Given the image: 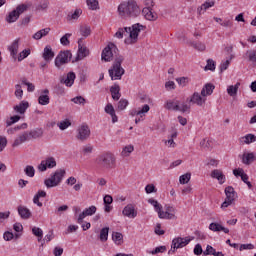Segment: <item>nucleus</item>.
Wrapping results in <instances>:
<instances>
[{"label": "nucleus", "instance_id": "4be33fe9", "mask_svg": "<svg viewBox=\"0 0 256 256\" xmlns=\"http://www.w3.org/2000/svg\"><path fill=\"white\" fill-rule=\"evenodd\" d=\"M42 57H43L44 61L49 62V61L53 60V57H55V52H53V48H51L50 45H48L44 48Z\"/></svg>", "mask_w": 256, "mask_h": 256}, {"label": "nucleus", "instance_id": "0eeeda50", "mask_svg": "<svg viewBox=\"0 0 256 256\" xmlns=\"http://www.w3.org/2000/svg\"><path fill=\"white\" fill-rule=\"evenodd\" d=\"M82 43L83 38H80L78 40V50L76 56L72 58V63H79V61H83L85 57H89V48H87V46H84Z\"/></svg>", "mask_w": 256, "mask_h": 256}, {"label": "nucleus", "instance_id": "3c124183", "mask_svg": "<svg viewBox=\"0 0 256 256\" xmlns=\"http://www.w3.org/2000/svg\"><path fill=\"white\" fill-rule=\"evenodd\" d=\"M167 251V246H158L152 251H148L150 255H158V253H165Z\"/></svg>", "mask_w": 256, "mask_h": 256}, {"label": "nucleus", "instance_id": "2eb2a0df", "mask_svg": "<svg viewBox=\"0 0 256 256\" xmlns=\"http://www.w3.org/2000/svg\"><path fill=\"white\" fill-rule=\"evenodd\" d=\"M122 215L129 219H135V217H137V210H135V206H133V204H128L122 210Z\"/></svg>", "mask_w": 256, "mask_h": 256}, {"label": "nucleus", "instance_id": "6e6d98bb", "mask_svg": "<svg viewBox=\"0 0 256 256\" xmlns=\"http://www.w3.org/2000/svg\"><path fill=\"white\" fill-rule=\"evenodd\" d=\"M58 127L61 131H65V129H68V127H71V121L64 120L58 123Z\"/></svg>", "mask_w": 256, "mask_h": 256}, {"label": "nucleus", "instance_id": "f257e3e1", "mask_svg": "<svg viewBox=\"0 0 256 256\" xmlns=\"http://www.w3.org/2000/svg\"><path fill=\"white\" fill-rule=\"evenodd\" d=\"M143 29H145V26L139 23L132 25V27L119 28L115 33V37H117V39H123L124 36L127 37L128 35L131 39V43H137L139 34Z\"/></svg>", "mask_w": 256, "mask_h": 256}, {"label": "nucleus", "instance_id": "1a4fd4ad", "mask_svg": "<svg viewBox=\"0 0 256 256\" xmlns=\"http://www.w3.org/2000/svg\"><path fill=\"white\" fill-rule=\"evenodd\" d=\"M113 51L117 53V46L113 43H109L102 51L101 59L105 61V63H109L113 59Z\"/></svg>", "mask_w": 256, "mask_h": 256}, {"label": "nucleus", "instance_id": "dca6fc26", "mask_svg": "<svg viewBox=\"0 0 256 256\" xmlns=\"http://www.w3.org/2000/svg\"><path fill=\"white\" fill-rule=\"evenodd\" d=\"M97 213V207L96 206H90L86 208L82 213L79 214L78 216V223H83V219L85 217H90L91 215H95Z\"/></svg>", "mask_w": 256, "mask_h": 256}, {"label": "nucleus", "instance_id": "bf43d9fd", "mask_svg": "<svg viewBox=\"0 0 256 256\" xmlns=\"http://www.w3.org/2000/svg\"><path fill=\"white\" fill-rule=\"evenodd\" d=\"M192 47H194V49H197V51H205L206 46L205 44L201 43V42H193L191 43Z\"/></svg>", "mask_w": 256, "mask_h": 256}, {"label": "nucleus", "instance_id": "5fc2aeb1", "mask_svg": "<svg viewBox=\"0 0 256 256\" xmlns=\"http://www.w3.org/2000/svg\"><path fill=\"white\" fill-rule=\"evenodd\" d=\"M24 173L27 175V177H35V168L31 165H28L24 169Z\"/></svg>", "mask_w": 256, "mask_h": 256}, {"label": "nucleus", "instance_id": "c756f323", "mask_svg": "<svg viewBox=\"0 0 256 256\" xmlns=\"http://www.w3.org/2000/svg\"><path fill=\"white\" fill-rule=\"evenodd\" d=\"M39 137H43V130L41 128H36L28 132V139H39Z\"/></svg>", "mask_w": 256, "mask_h": 256}, {"label": "nucleus", "instance_id": "8fccbe9b", "mask_svg": "<svg viewBox=\"0 0 256 256\" xmlns=\"http://www.w3.org/2000/svg\"><path fill=\"white\" fill-rule=\"evenodd\" d=\"M179 181L181 185H187V183L191 181V173L188 172L186 174H183L182 176H180Z\"/></svg>", "mask_w": 256, "mask_h": 256}, {"label": "nucleus", "instance_id": "20e7f679", "mask_svg": "<svg viewBox=\"0 0 256 256\" xmlns=\"http://www.w3.org/2000/svg\"><path fill=\"white\" fill-rule=\"evenodd\" d=\"M65 173L66 172L64 169L56 170L50 178L44 181V185L47 187V189L57 187L58 185H60L61 181H63V177H65Z\"/></svg>", "mask_w": 256, "mask_h": 256}, {"label": "nucleus", "instance_id": "72a5a7b5", "mask_svg": "<svg viewBox=\"0 0 256 256\" xmlns=\"http://www.w3.org/2000/svg\"><path fill=\"white\" fill-rule=\"evenodd\" d=\"M241 143H244L245 145H251V143H255L256 136L255 134H247L244 137L240 138Z\"/></svg>", "mask_w": 256, "mask_h": 256}, {"label": "nucleus", "instance_id": "393cba45", "mask_svg": "<svg viewBox=\"0 0 256 256\" xmlns=\"http://www.w3.org/2000/svg\"><path fill=\"white\" fill-rule=\"evenodd\" d=\"M148 203H150V205L154 206L155 211H157L158 213V217H165L163 216V206L161 204H159V202L153 198L148 199Z\"/></svg>", "mask_w": 256, "mask_h": 256}, {"label": "nucleus", "instance_id": "f03ea898", "mask_svg": "<svg viewBox=\"0 0 256 256\" xmlns=\"http://www.w3.org/2000/svg\"><path fill=\"white\" fill-rule=\"evenodd\" d=\"M118 11L122 17H139L141 15V8H139V5L134 0L120 4Z\"/></svg>", "mask_w": 256, "mask_h": 256}, {"label": "nucleus", "instance_id": "7ed1b4c3", "mask_svg": "<svg viewBox=\"0 0 256 256\" xmlns=\"http://www.w3.org/2000/svg\"><path fill=\"white\" fill-rule=\"evenodd\" d=\"M97 165L99 167H102L103 169H114L115 163H116V158L115 155L112 153H105L96 159Z\"/></svg>", "mask_w": 256, "mask_h": 256}, {"label": "nucleus", "instance_id": "473e14b6", "mask_svg": "<svg viewBox=\"0 0 256 256\" xmlns=\"http://www.w3.org/2000/svg\"><path fill=\"white\" fill-rule=\"evenodd\" d=\"M18 213L22 219H29L31 217V211L25 206H19Z\"/></svg>", "mask_w": 256, "mask_h": 256}, {"label": "nucleus", "instance_id": "4c0bfd02", "mask_svg": "<svg viewBox=\"0 0 256 256\" xmlns=\"http://www.w3.org/2000/svg\"><path fill=\"white\" fill-rule=\"evenodd\" d=\"M99 239L102 243H105L109 239V227H104L100 230Z\"/></svg>", "mask_w": 256, "mask_h": 256}, {"label": "nucleus", "instance_id": "13d9d810", "mask_svg": "<svg viewBox=\"0 0 256 256\" xmlns=\"http://www.w3.org/2000/svg\"><path fill=\"white\" fill-rule=\"evenodd\" d=\"M81 13H83L81 9H76L74 13L68 15V21H71V19H77L78 17H81Z\"/></svg>", "mask_w": 256, "mask_h": 256}, {"label": "nucleus", "instance_id": "09e8293b", "mask_svg": "<svg viewBox=\"0 0 256 256\" xmlns=\"http://www.w3.org/2000/svg\"><path fill=\"white\" fill-rule=\"evenodd\" d=\"M166 108L170 111H179V103L173 102V101H168L166 103Z\"/></svg>", "mask_w": 256, "mask_h": 256}, {"label": "nucleus", "instance_id": "9d476101", "mask_svg": "<svg viewBox=\"0 0 256 256\" xmlns=\"http://www.w3.org/2000/svg\"><path fill=\"white\" fill-rule=\"evenodd\" d=\"M77 133L76 139H79V141H87V139L91 137V129L85 124L78 128Z\"/></svg>", "mask_w": 256, "mask_h": 256}, {"label": "nucleus", "instance_id": "e2e57ef3", "mask_svg": "<svg viewBox=\"0 0 256 256\" xmlns=\"http://www.w3.org/2000/svg\"><path fill=\"white\" fill-rule=\"evenodd\" d=\"M247 56L249 61H251L252 63H256V50H249L247 52Z\"/></svg>", "mask_w": 256, "mask_h": 256}, {"label": "nucleus", "instance_id": "b1692460", "mask_svg": "<svg viewBox=\"0 0 256 256\" xmlns=\"http://www.w3.org/2000/svg\"><path fill=\"white\" fill-rule=\"evenodd\" d=\"M212 179H217L219 181L220 185H223L225 183V175L223 172L219 169H215L211 172Z\"/></svg>", "mask_w": 256, "mask_h": 256}, {"label": "nucleus", "instance_id": "4468645a", "mask_svg": "<svg viewBox=\"0 0 256 256\" xmlns=\"http://www.w3.org/2000/svg\"><path fill=\"white\" fill-rule=\"evenodd\" d=\"M20 41H21V39L17 38L8 46V51L10 53V57H12V59H14V61H17V55L19 54V42Z\"/></svg>", "mask_w": 256, "mask_h": 256}, {"label": "nucleus", "instance_id": "2f4dec72", "mask_svg": "<svg viewBox=\"0 0 256 256\" xmlns=\"http://www.w3.org/2000/svg\"><path fill=\"white\" fill-rule=\"evenodd\" d=\"M41 197H47V192L39 190L33 198V203L38 207H43V203L39 201Z\"/></svg>", "mask_w": 256, "mask_h": 256}, {"label": "nucleus", "instance_id": "412c9836", "mask_svg": "<svg viewBox=\"0 0 256 256\" xmlns=\"http://www.w3.org/2000/svg\"><path fill=\"white\" fill-rule=\"evenodd\" d=\"M120 91H121V87L119 86V84H115L114 86H111L110 93L114 101H119V99H121Z\"/></svg>", "mask_w": 256, "mask_h": 256}, {"label": "nucleus", "instance_id": "79ce46f5", "mask_svg": "<svg viewBox=\"0 0 256 256\" xmlns=\"http://www.w3.org/2000/svg\"><path fill=\"white\" fill-rule=\"evenodd\" d=\"M112 240L116 243V245H121V242L123 241V234L120 232H113Z\"/></svg>", "mask_w": 256, "mask_h": 256}, {"label": "nucleus", "instance_id": "f704fd0d", "mask_svg": "<svg viewBox=\"0 0 256 256\" xmlns=\"http://www.w3.org/2000/svg\"><path fill=\"white\" fill-rule=\"evenodd\" d=\"M225 195L228 201H235V189L232 186H227L225 188Z\"/></svg>", "mask_w": 256, "mask_h": 256}, {"label": "nucleus", "instance_id": "7c9ffc66", "mask_svg": "<svg viewBox=\"0 0 256 256\" xmlns=\"http://www.w3.org/2000/svg\"><path fill=\"white\" fill-rule=\"evenodd\" d=\"M239 87H241V82H237L235 85H230L227 88V93L230 97H236Z\"/></svg>", "mask_w": 256, "mask_h": 256}, {"label": "nucleus", "instance_id": "423d86ee", "mask_svg": "<svg viewBox=\"0 0 256 256\" xmlns=\"http://www.w3.org/2000/svg\"><path fill=\"white\" fill-rule=\"evenodd\" d=\"M29 7H30V5H28V4L18 5L15 10L11 11L6 16L7 23H15V21H17V19H19V16L21 14L25 13V11H27V9H29Z\"/></svg>", "mask_w": 256, "mask_h": 256}, {"label": "nucleus", "instance_id": "c03bdc74", "mask_svg": "<svg viewBox=\"0 0 256 256\" xmlns=\"http://www.w3.org/2000/svg\"><path fill=\"white\" fill-rule=\"evenodd\" d=\"M86 3L89 7V9H91V11H97V9H99V1L98 0H86Z\"/></svg>", "mask_w": 256, "mask_h": 256}, {"label": "nucleus", "instance_id": "4d7b16f0", "mask_svg": "<svg viewBox=\"0 0 256 256\" xmlns=\"http://www.w3.org/2000/svg\"><path fill=\"white\" fill-rule=\"evenodd\" d=\"M151 109V107H149L148 104H145L141 110H136L135 114L136 115H140L141 117H143V115H145V113H149V110Z\"/></svg>", "mask_w": 256, "mask_h": 256}, {"label": "nucleus", "instance_id": "774afa93", "mask_svg": "<svg viewBox=\"0 0 256 256\" xmlns=\"http://www.w3.org/2000/svg\"><path fill=\"white\" fill-rule=\"evenodd\" d=\"M124 59H125V58H123L122 55L116 54V55L114 56V65H121V64L123 63Z\"/></svg>", "mask_w": 256, "mask_h": 256}, {"label": "nucleus", "instance_id": "de8ad7c7", "mask_svg": "<svg viewBox=\"0 0 256 256\" xmlns=\"http://www.w3.org/2000/svg\"><path fill=\"white\" fill-rule=\"evenodd\" d=\"M133 151H135V147H133V145H128V146L123 148L122 156L123 157H129V155H131V153H133Z\"/></svg>", "mask_w": 256, "mask_h": 256}, {"label": "nucleus", "instance_id": "a211bd4d", "mask_svg": "<svg viewBox=\"0 0 256 256\" xmlns=\"http://www.w3.org/2000/svg\"><path fill=\"white\" fill-rule=\"evenodd\" d=\"M166 211H163V216L159 219H177L175 216V208L173 206H165Z\"/></svg>", "mask_w": 256, "mask_h": 256}, {"label": "nucleus", "instance_id": "6ab92c4d", "mask_svg": "<svg viewBox=\"0 0 256 256\" xmlns=\"http://www.w3.org/2000/svg\"><path fill=\"white\" fill-rule=\"evenodd\" d=\"M51 98L49 97V89H44L42 94L38 97L39 105H49Z\"/></svg>", "mask_w": 256, "mask_h": 256}, {"label": "nucleus", "instance_id": "ea45409f", "mask_svg": "<svg viewBox=\"0 0 256 256\" xmlns=\"http://www.w3.org/2000/svg\"><path fill=\"white\" fill-rule=\"evenodd\" d=\"M27 127H28L27 123H22L19 126L8 129L7 133H9V135H13V134L17 133V131H21V129H27Z\"/></svg>", "mask_w": 256, "mask_h": 256}, {"label": "nucleus", "instance_id": "6e6552de", "mask_svg": "<svg viewBox=\"0 0 256 256\" xmlns=\"http://www.w3.org/2000/svg\"><path fill=\"white\" fill-rule=\"evenodd\" d=\"M69 61L73 62V54L70 50H61L55 58V65H67Z\"/></svg>", "mask_w": 256, "mask_h": 256}, {"label": "nucleus", "instance_id": "603ef678", "mask_svg": "<svg viewBox=\"0 0 256 256\" xmlns=\"http://www.w3.org/2000/svg\"><path fill=\"white\" fill-rule=\"evenodd\" d=\"M32 233L35 235V237H38V241H41L43 239V230L39 227L32 228Z\"/></svg>", "mask_w": 256, "mask_h": 256}, {"label": "nucleus", "instance_id": "58836bf2", "mask_svg": "<svg viewBox=\"0 0 256 256\" xmlns=\"http://www.w3.org/2000/svg\"><path fill=\"white\" fill-rule=\"evenodd\" d=\"M31 55V50L30 49H24L22 52L17 54L16 61H23V59H27Z\"/></svg>", "mask_w": 256, "mask_h": 256}, {"label": "nucleus", "instance_id": "9b49d317", "mask_svg": "<svg viewBox=\"0 0 256 256\" xmlns=\"http://www.w3.org/2000/svg\"><path fill=\"white\" fill-rule=\"evenodd\" d=\"M57 167V161L53 157H48L38 165V171H47V169H53Z\"/></svg>", "mask_w": 256, "mask_h": 256}, {"label": "nucleus", "instance_id": "f8f14e48", "mask_svg": "<svg viewBox=\"0 0 256 256\" xmlns=\"http://www.w3.org/2000/svg\"><path fill=\"white\" fill-rule=\"evenodd\" d=\"M188 101L193 105H197L198 107H203V105H205L207 101V98L199 94V92H194L190 97V99H188Z\"/></svg>", "mask_w": 256, "mask_h": 256}, {"label": "nucleus", "instance_id": "37998d69", "mask_svg": "<svg viewBox=\"0 0 256 256\" xmlns=\"http://www.w3.org/2000/svg\"><path fill=\"white\" fill-rule=\"evenodd\" d=\"M80 35H82V37H89V35H91V27L87 26V25H83L80 27Z\"/></svg>", "mask_w": 256, "mask_h": 256}, {"label": "nucleus", "instance_id": "e433bc0d", "mask_svg": "<svg viewBox=\"0 0 256 256\" xmlns=\"http://www.w3.org/2000/svg\"><path fill=\"white\" fill-rule=\"evenodd\" d=\"M200 147H202L204 151H211V149H213V142L211 140H207V138H204L200 142Z\"/></svg>", "mask_w": 256, "mask_h": 256}, {"label": "nucleus", "instance_id": "69168bd1", "mask_svg": "<svg viewBox=\"0 0 256 256\" xmlns=\"http://www.w3.org/2000/svg\"><path fill=\"white\" fill-rule=\"evenodd\" d=\"M221 224H219V223H211L210 225H209V229H210V231H214V232H218V231H221Z\"/></svg>", "mask_w": 256, "mask_h": 256}, {"label": "nucleus", "instance_id": "f3484780", "mask_svg": "<svg viewBox=\"0 0 256 256\" xmlns=\"http://www.w3.org/2000/svg\"><path fill=\"white\" fill-rule=\"evenodd\" d=\"M76 75L74 72H69L65 78L60 79V83L66 85V87H73L75 83Z\"/></svg>", "mask_w": 256, "mask_h": 256}, {"label": "nucleus", "instance_id": "5701e85b", "mask_svg": "<svg viewBox=\"0 0 256 256\" xmlns=\"http://www.w3.org/2000/svg\"><path fill=\"white\" fill-rule=\"evenodd\" d=\"M25 141H29V131H26L22 135L18 136V138L14 140L12 147H19V145L25 143Z\"/></svg>", "mask_w": 256, "mask_h": 256}, {"label": "nucleus", "instance_id": "a878e982", "mask_svg": "<svg viewBox=\"0 0 256 256\" xmlns=\"http://www.w3.org/2000/svg\"><path fill=\"white\" fill-rule=\"evenodd\" d=\"M50 31H51V28L41 29V30L37 31L32 36V38L35 39V41H39V40L43 39V37H47V35H49Z\"/></svg>", "mask_w": 256, "mask_h": 256}, {"label": "nucleus", "instance_id": "a18cd8bd", "mask_svg": "<svg viewBox=\"0 0 256 256\" xmlns=\"http://www.w3.org/2000/svg\"><path fill=\"white\" fill-rule=\"evenodd\" d=\"M18 121H21V116L14 115L10 117L9 120L6 121V127H11V125H15V123H18Z\"/></svg>", "mask_w": 256, "mask_h": 256}, {"label": "nucleus", "instance_id": "cd10ccee", "mask_svg": "<svg viewBox=\"0 0 256 256\" xmlns=\"http://www.w3.org/2000/svg\"><path fill=\"white\" fill-rule=\"evenodd\" d=\"M142 13L148 21H156L157 19V13L153 12L151 8H144Z\"/></svg>", "mask_w": 256, "mask_h": 256}, {"label": "nucleus", "instance_id": "ddd939ff", "mask_svg": "<svg viewBox=\"0 0 256 256\" xmlns=\"http://www.w3.org/2000/svg\"><path fill=\"white\" fill-rule=\"evenodd\" d=\"M109 75L112 80L121 79V77L125 75V69H123L121 65H114L111 69H109Z\"/></svg>", "mask_w": 256, "mask_h": 256}, {"label": "nucleus", "instance_id": "052dcab7", "mask_svg": "<svg viewBox=\"0 0 256 256\" xmlns=\"http://www.w3.org/2000/svg\"><path fill=\"white\" fill-rule=\"evenodd\" d=\"M15 89V97H17V99H21L23 97V89H21V84H16Z\"/></svg>", "mask_w": 256, "mask_h": 256}, {"label": "nucleus", "instance_id": "c85d7f7f", "mask_svg": "<svg viewBox=\"0 0 256 256\" xmlns=\"http://www.w3.org/2000/svg\"><path fill=\"white\" fill-rule=\"evenodd\" d=\"M211 7H215V1H206L200 7H198L197 12L200 15H203L207 9H211Z\"/></svg>", "mask_w": 256, "mask_h": 256}, {"label": "nucleus", "instance_id": "864d4df0", "mask_svg": "<svg viewBox=\"0 0 256 256\" xmlns=\"http://www.w3.org/2000/svg\"><path fill=\"white\" fill-rule=\"evenodd\" d=\"M71 33H66L64 36L61 37L60 39V43L61 45H63L64 47H67V45H70V41L69 38L71 37Z\"/></svg>", "mask_w": 256, "mask_h": 256}, {"label": "nucleus", "instance_id": "680f3d73", "mask_svg": "<svg viewBox=\"0 0 256 256\" xmlns=\"http://www.w3.org/2000/svg\"><path fill=\"white\" fill-rule=\"evenodd\" d=\"M72 103H75L76 105H84L85 104V98L82 96H76L71 99Z\"/></svg>", "mask_w": 256, "mask_h": 256}, {"label": "nucleus", "instance_id": "c9c22d12", "mask_svg": "<svg viewBox=\"0 0 256 256\" xmlns=\"http://www.w3.org/2000/svg\"><path fill=\"white\" fill-rule=\"evenodd\" d=\"M253 161H255V154L247 153L242 155V163H244V165H251Z\"/></svg>", "mask_w": 256, "mask_h": 256}, {"label": "nucleus", "instance_id": "39448f33", "mask_svg": "<svg viewBox=\"0 0 256 256\" xmlns=\"http://www.w3.org/2000/svg\"><path fill=\"white\" fill-rule=\"evenodd\" d=\"M191 243V238L189 237H177L172 240L171 249L168 251V255L175 254L177 249H183V247H187Z\"/></svg>", "mask_w": 256, "mask_h": 256}, {"label": "nucleus", "instance_id": "0e129e2a", "mask_svg": "<svg viewBox=\"0 0 256 256\" xmlns=\"http://www.w3.org/2000/svg\"><path fill=\"white\" fill-rule=\"evenodd\" d=\"M217 251L215 250V248H213V246L208 245L206 247V250L203 252V255L207 256V255H215Z\"/></svg>", "mask_w": 256, "mask_h": 256}, {"label": "nucleus", "instance_id": "338daca9", "mask_svg": "<svg viewBox=\"0 0 256 256\" xmlns=\"http://www.w3.org/2000/svg\"><path fill=\"white\" fill-rule=\"evenodd\" d=\"M145 191H146V193H148V194L157 193V188H155V185H154V184H148V185L145 187Z\"/></svg>", "mask_w": 256, "mask_h": 256}, {"label": "nucleus", "instance_id": "a19ab883", "mask_svg": "<svg viewBox=\"0 0 256 256\" xmlns=\"http://www.w3.org/2000/svg\"><path fill=\"white\" fill-rule=\"evenodd\" d=\"M49 9V0H43L36 5V11H47Z\"/></svg>", "mask_w": 256, "mask_h": 256}, {"label": "nucleus", "instance_id": "49530a36", "mask_svg": "<svg viewBox=\"0 0 256 256\" xmlns=\"http://www.w3.org/2000/svg\"><path fill=\"white\" fill-rule=\"evenodd\" d=\"M127 105H129V101L127 99H120L118 102L117 110L118 111H125L127 109Z\"/></svg>", "mask_w": 256, "mask_h": 256}, {"label": "nucleus", "instance_id": "bb28decb", "mask_svg": "<svg viewBox=\"0 0 256 256\" xmlns=\"http://www.w3.org/2000/svg\"><path fill=\"white\" fill-rule=\"evenodd\" d=\"M215 90V85L211 83L205 84V86L201 90L202 97H207L209 95H213V91Z\"/></svg>", "mask_w": 256, "mask_h": 256}, {"label": "nucleus", "instance_id": "aec40b11", "mask_svg": "<svg viewBox=\"0 0 256 256\" xmlns=\"http://www.w3.org/2000/svg\"><path fill=\"white\" fill-rule=\"evenodd\" d=\"M29 109V102L28 101H22L19 103V105L14 106V111L16 113H19V115H25V112Z\"/></svg>", "mask_w": 256, "mask_h": 256}]
</instances>
